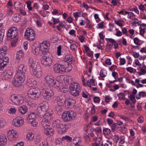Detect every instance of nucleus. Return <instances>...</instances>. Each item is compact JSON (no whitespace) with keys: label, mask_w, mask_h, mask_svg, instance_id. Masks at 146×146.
I'll return each instance as SVG.
<instances>
[{"label":"nucleus","mask_w":146,"mask_h":146,"mask_svg":"<svg viewBox=\"0 0 146 146\" xmlns=\"http://www.w3.org/2000/svg\"><path fill=\"white\" fill-rule=\"evenodd\" d=\"M9 98L13 103L16 104H19L23 102V97L20 95H12L10 96Z\"/></svg>","instance_id":"obj_12"},{"label":"nucleus","mask_w":146,"mask_h":146,"mask_svg":"<svg viewBox=\"0 0 146 146\" xmlns=\"http://www.w3.org/2000/svg\"><path fill=\"white\" fill-rule=\"evenodd\" d=\"M18 133L14 130L10 131L7 133V137L11 140H15L18 137Z\"/></svg>","instance_id":"obj_14"},{"label":"nucleus","mask_w":146,"mask_h":146,"mask_svg":"<svg viewBox=\"0 0 146 146\" xmlns=\"http://www.w3.org/2000/svg\"><path fill=\"white\" fill-rule=\"evenodd\" d=\"M71 59L69 58L68 59H66L64 62V64H55L54 67V71L56 73H60L62 74L63 73L67 72L66 68H68V66H70L71 65L70 64H69L68 62H71L72 61Z\"/></svg>","instance_id":"obj_3"},{"label":"nucleus","mask_w":146,"mask_h":146,"mask_svg":"<svg viewBox=\"0 0 146 146\" xmlns=\"http://www.w3.org/2000/svg\"><path fill=\"white\" fill-rule=\"evenodd\" d=\"M7 140L5 135L0 136V143H1V145H5L7 143Z\"/></svg>","instance_id":"obj_28"},{"label":"nucleus","mask_w":146,"mask_h":146,"mask_svg":"<svg viewBox=\"0 0 146 146\" xmlns=\"http://www.w3.org/2000/svg\"><path fill=\"white\" fill-rule=\"evenodd\" d=\"M12 72L10 71H5L3 72L1 75L3 77V78L5 80H8L9 79L12 77Z\"/></svg>","instance_id":"obj_19"},{"label":"nucleus","mask_w":146,"mask_h":146,"mask_svg":"<svg viewBox=\"0 0 146 146\" xmlns=\"http://www.w3.org/2000/svg\"><path fill=\"white\" fill-rule=\"evenodd\" d=\"M94 101L95 102L98 103L100 101V98L99 97H95L94 98Z\"/></svg>","instance_id":"obj_51"},{"label":"nucleus","mask_w":146,"mask_h":146,"mask_svg":"<svg viewBox=\"0 0 146 146\" xmlns=\"http://www.w3.org/2000/svg\"><path fill=\"white\" fill-rule=\"evenodd\" d=\"M104 23V22L102 21L100 23L98 24V25L99 26V27L98 28H103L104 27V26L103 25Z\"/></svg>","instance_id":"obj_55"},{"label":"nucleus","mask_w":146,"mask_h":146,"mask_svg":"<svg viewBox=\"0 0 146 146\" xmlns=\"http://www.w3.org/2000/svg\"><path fill=\"white\" fill-rule=\"evenodd\" d=\"M44 132L45 134L47 136L52 135L54 133V129L52 128H48V127L44 129Z\"/></svg>","instance_id":"obj_22"},{"label":"nucleus","mask_w":146,"mask_h":146,"mask_svg":"<svg viewBox=\"0 0 146 146\" xmlns=\"http://www.w3.org/2000/svg\"><path fill=\"white\" fill-rule=\"evenodd\" d=\"M13 13V9L11 8L7 11V14L8 15H11Z\"/></svg>","instance_id":"obj_53"},{"label":"nucleus","mask_w":146,"mask_h":146,"mask_svg":"<svg viewBox=\"0 0 146 146\" xmlns=\"http://www.w3.org/2000/svg\"><path fill=\"white\" fill-rule=\"evenodd\" d=\"M37 113L38 116L41 118L43 117L44 115H46V113L47 111L41 110L40 108H37Z\"/></svg>","instance_id":"obj_25"},{"label":"nucleus","mask_w":146,"mask_h":146,"mask_svg":"<svg viewBox=\"0 0 146 146\" xmlns=\"http://www.w3.org/2000/svg\"><path fill=\"white\" fill-rule=\"evenodd\" d=\"M34 137V135L32 133H30L27 135L26 139L27 140L31 141L33 140Z\"/></svg>","instance_id":"obj_33"},{"label":"nucleus","mask_w":146,"mask_h":146,"mask_svg":"<svg viewBox=\"0 0 146 146\" xmlns=\"http://www.w3.org/2000/svg\"><path fill=\"white\" fill-rule=\"evenodd\" d=\"M24 122V119L22 117L18 116L13 119L12 124L15 127H20L23 125Z\"/></svg>","instance_id":"obj_13"},{"label":"nucleus","mask_w":146,"mask_h":146,"mask_svg":"<svg viewBox=\"0 0 146 146\" xmlns=\"http://www.w3.org/2000/svg\"><path fill=\"white\" fill-rule=\"evenodd\" d=\"M20 17H21L19 15L17 16L16 14L14 15L13 17V20L16 23H18L19 22L20 20Z\"/></svg>","instance_id":"obj_32"},{"label":"nucleus","mask_w":146,"mask_h":146,"mask_svg":"<svg viewBox=\"0 0 146 146\" xmlns=\"http://www.w3.org/2000/svg\"><path fill=\"white\" fill-rule=\"evenodd\" d=\"M76 115V114L75 112L69 110L63 112L62 113L61 118L64 121L67 122L74 119Z\"/></svg>","instance_id":"obj_6"},{"label":"nucleus","mask_w":146,"mask_h":146,"mask_svg":"<svg viewBox=\"0 0 146 146\" xmlns=\"http://www.w3.org/2000/svg\"><path fill=\"white\" fill-rule=\"evenodd\" d=\"M107 121L108 123V125L110 126H111V125L113 123V121L111 119L109 118H107Z\"/></svg>","instance_id":"obj_50"},{"label":"nucleus","mask_w":146,"mask_h":146,"mask_svg":"<svg viewBox=\"0 0 146 146\" xmlns=\"http://www.w3.org/2000/svg\"><path fill=\"white\" fill-rule=\"evenodd\" d=\"M36 81L31 78L28 79L26 81L27 85L29 87L33 86L34 85H36Z\"/></svg>","instance_id":"obj_24"},{"label":"nucleus","mask_w":146,"mask_h":146,"mask_svg":"<svg viewBox=\"0 0 146 146\" xmlns=\"http://www.w3.org/2000/svg\"><path fill=\"white\" fill-rule=\"evenodd\" d=\"M121 20H119V21H117L116 20H115V24L119 26L120 27H122V24L119 23V21H121Z\"/></svg>","instance_id":"obj_56"},{"label":"nucleus","mask_w":146,"mask_h":146,"mask_svg":"<svg viewBox=\"0 0 146 146\" xmlns=\"http://www.w3.org/2000/svg\"><path fill=\"white\" fill-rule=\"evenodd\" d=\"M35 33L34 30L30 28H29L26 30L24 36L28 40L32 41L35 40Z\"/></svg>","instance_id":"obj_8"},{"label":"nucleus","mask_w":146,"mask_h":146,"mask_svg":"<svg viewBox=\"0 0 146 146\" xmlns=\"http://www.w3.org/2000/svg\"><path fill=\"white\" fill-rule=\"evenodd\" d=\"M41 94L40 90L38 88H31L28 92L27 95L29 98L36 99L38 98Z\"/></svg>","instance_id":"obj_7"},{"label":"nucleus","mask_w":146,"mask_h":146,"mask_svg":"<svg viewBox=\"0 0 146 146\" xmlns=\"http://www.w3.org/2000/svg\"><path fill=\"white\" fill-rule=\"evenodd\" d=\"M117 125V123H113L111 124V125L110 126L111 127V130L112 132H114L115 131V129L116 128Z\"/></svg>","instance_id":"obj_37"},{"label":"nucleus","mask_w":146,"mask_h":146,"mask_svg":"<svg viewBox=\"0 0 146 146\" xmlns=\"http://www.w3.org/2000/svg\"><path fill=\"white\" fill-rule=\"evenodd\" d=\"M65 96L64 94H62L57 97L56 99V101L57 104H59L60 105H63L65 104Z\"/></svg>","instance_id":"obj_17"},{"label":"nucleus","mask_w":146,"mask_h":146,"mask_svg":"<svg viewBox=\"0 0 146 146\" xmlns=\"http://www.w3.org/2000/svg\"><path fill=\"white\" fill-rule=\"evenodd\" d=\"M42 54L44 55L43 56H45L46 55H50V53H49L48 52V50H46V51H42Z\"/></svg>","instance_id":"obj_60"},{"label":"nucleus","mask_w":146,"mask_h":146,"mask_svg":"<svg viewBox=\"0 0 146 146\" xmlns=\"http://www.w3.org/2000/svg\"><path fill=\"white\" fill-rule=\"evenodd\" d=\"M7 49V46H4L0 49V70L4 69L9 60L8 57L6 56Z\"/></svg>","instance_id":"obj_2"},{"label":"nucleus","mask_w":146,"mask_h":146,"mask_svg":"<svg viewBox=\"0 0 146 146\" xmlns=\"http://www.w3.org/2000/svg\"><path fill=\"white\" fill-rule=\"evenodd\" d=\"M5 32V30L3 29H2V30L0 31V43L3 41Z\"/></svg>","instance_id":"obj_31"},{"label":"nucleus","mask_w":146,"mask_h":146,"mask_svg":"<svg viewBox=\"0 0 146 146\" xmlns=\"http://www.w3.org/2000/svg\"><path fill=\"white\" fill-rule=\"evenodd\" d=\"M96 143L97 144H98L99 146L101 145L102 146H103L104 145L103 143V141H102V139L100 137L96 139Z\"/></svg>","instance_id":"obj_35"},{"label":"nucleus","mask_w":146,"mask_h":146,"mask_svg":"<svg viewBox=\"0 0 146 146\" xmlns=\"http://www.w3.org/2000/svg\"><path fill=\"white\" fill-rule=\"evenodd\" d=\"M79 85L77 84L74 85L71 84L69 87L70 92L71 94L74 96H77L79 95L80 90Z\"/></svg>","instance_id":"obj_11"},{"label":"nucleus","mask_w":146,"mask_h":146,"mask_svg":"<svg viewBox=\"0 0 146 146\" xmlns=\"http://www.w3.org/2000/svg\"><path fill=\"white\" fill-rule=\"evenodd\" d=\"M62 105H60L59 104H58V105L55 107V110L57 112L60 111L61 107V106Z\"/></svg>","instance_id":"obj_52"},{"label":"nucleus","mask_w":146,"mask_h":146,"mask_svg":"<svg viewBox=\"0 0 146 146\" xmlns=\"http://www.w3.org/2000/svg\"><path fill=\"white\" fill-rule=\"evenodd\" d=\"M36 114L35 112H31L29 114L27 119L28 123L32 122L35 120Z\"/></svg>","instance_id":"obj_20"},{"label":"nucleus","mask_w":146,"mask_h":146,"mask_svg":"<svg viewBox=\"0 0 146 146\" xmlns=\"http://www.w3.org/2000/svg\"><path fill=\"white\" fill-rule=\"evenodd\" d=\"M52 84H53V85H52V86L54 87L59 88L60 87L59 82L56 80H54V82H53Z\"/></svg>","instance_id":"obj_36"},{"label":"nucleus","mask_w":146,"mask_h":146,"mask_svg":"<svg viewBox=\"0 0 146 146\" xmlns=\"http://www.w3.org/2000/svg\"><path fill=\"white\" fill-rule=\"evenodd\" d=\"M62 141L61 138H58L57 139L55 140V143L56 145L59 144L61 142V141Z\"/></svg>","instance_id":"obj_59"},{"label":"nucleus","mask_w":146,"mask_h":146,"mask_svg":"<svg viewBox=\"0 0 146 146\" xmlns=\"http://www.w3.org/2000/svg\"><path fill=\"white\" fill-rule=\"evenodd\" d=\"M38 108L47 111L49 108V104L46 101H43L39 105Z\"/></svg>","instance_id":"obj_18"},{"label":"nucleus","mask_w":146,"mask_h":146,"mask_svg":"<svg viewBox=\"0 0 146 146\" xmlns=\"http://www.w3.org/2000/svg\"><path fill=\"white\" fill-rule=\"evenodd\" d=\"M24 68H25L22 65L19 66L16 76L12 80L13 85L16 87H18L21 86L25 80V70L24 69Z\"/></svg>","instance_id":"obj_1"},{"label":"nucleus","mask_w":146,"mask_h":146,"mask_svg":"<svg viewBox=\"0 0 146 146\" xmlns=\"http://www.w3.org/2000/svg\"><path fill=\"white\" fill-rule=\"evenodd\" d=\"M33 75L38 78L42 76V70L40 67L37 66L34 69H32Z\"/></svg>","instance_id":"obj_16"},{"label":"nucleus","mask_w":146,"mask_h":146,"mask_svg":"<svg viewBox=\"0 0 146 146\" xmlns=\"http://www.w3.org/2000/svg\"><path fill=\"white\" fill-rule=\"evenodd\" d=\"M126 69L127 71L131 73H132L133 72V68L132 67H127L126 68Z\"/></svg>","instance_id":"obj_58"},{"label":"nucleus","mask_w":146,"mask_h":146,"mask_svg":"<svg viewBox=\"0 0 146 146\" xmlns=\"http://www.w3.org/2000/svg\"><path fill=\"white\" fill-rule=\"evenodd\" d=\"M145 95L146 96V93L145 92H140L139 93V96L140 97L141 96L142 97H144Z\"/></svg>","instance_id":"obj_49"},{"label":"nucleus","mask_w":146,"mask_h":146,"mask_svg":"<svg viewBox=\"0 0 146 146\" xmlns=\"http://www.w3.org/2000/svg\"><path fill=\"white\" fill-rule=\"evenodd\" d=\"M104 71H105V70L104 69H102L100 72V75L102 77H104L106 76L105 74L103 72Z\"/></svg>","instance_id":"obj_47"},{"label":"nucleus","mask_w":146,"mask_h":146,"mask_svg":"<svg viewBox=\"0 0 146 146\" xmlns=\"http://www.w3.org/2000/svg\"><path fill=\"white\" fill-rule=\"evenodd\" d=\"M43 48L45 50H48L50 46V42L48 41H44L42 43Z\"/></svg>","instance_id":"obj_29"},{"label":"nucleus","mask_w":146,"mask_h":146,"mask_svg":"<svg viewBox=\"0 0 146 146\" xmlns=\"http://www.w3.org/2000/svg\"><path fill=\"white\" fill-rule=\"evenodd\" d=\"M84 37L83 36H80L79 38V39L81 42H83L84 39Z\"/></svg>","instance_id":"obj_63"},{"label":"nucleus","mask_w":146,"mask_h":146,"mask_svg":"<svg viewBox=\"0 0 146 146\" xmlns=\"http://www.w3.org/2000/svg\"><path fill=\"white\" fill-rule=\"evenodd\" d=\"M18 31L17 28L15 27H13L10 29L8 31L7 36L8 39H14L16 38H18L17 36Z\"/></svg>","instance_id":"obj_9"},{"label":"nucleus","mask_w":146,"mask_h":146,"mask_svg":"<svg viewBox=\"0 0 146 146\" xmlns=\"http://www.w3.org/2000/svg\"><path fill=\"white\" fill-rule=\"evenodd\" d=\"M18 10L19 11L20 13L23 15H26V12L23 9L21 8H19Z\"/></svg>","instance_id":"obj_54"},{"label":"nucleus","mask_w":146,"mask_h":146,"mask_svg":"<svg viewBox=\"0 0 146 146\" xmlns=\"http://www.w3.org/2000/svg\"><path fill=\"white\" fill-rule=\"evenodd\" d=\"M32 51L33 54H34L35 55H37L39 53V50H38V49H37V48H35L34 49H33V48Z\"/></svg>","instance_id":"obj_45"},{"label":"nucleus","mask_w":146,"mask_h":146,"mask_svg":"<svg viewBox=\"0 0 146 146\" xmlns=\"http://www.w3.org/2000/svg\"><path fill=\"white\" fill-rule=\"evenodd\" d=\"M41 124L44 128L49 127L50 125V121L48 119L44 118L41 122Z\"/></svg>","instance_id":"obj_21"},{"label":"nucleus","mask_w":146,"mask_h":146,"mask_svg":"<svg viewBox=\"0 0 146 146\" xmlns=\"http://www.w3.org/2000/svg\"><path fill=\"white\" fill-rule=\"evenodd\" d=\"M139 40L137 38H134V42L136 44L140 45L141 44L138 43Z\"/></svg>","instance_id":"obj_48"},{"label":"nucleus","mask_w":146,"mask_h":146,"mask_svg":"<svg viewBox=\"0 0 146 146\" xmlns=\"http://www.w3.org/2000/svg\"><path fill=\"white\" fill-rule=\"evenodd\" d=\"M75 47H76V45L74 44H71L70 46V49L72 50H75Z\"/></svg>","instance_id":"obj_64"},{"label":"nucleus","mask_w":146,"mask_h":146,"mask_svg":"<svg viewBox=\"0 0 146 146\" xmlns=\"http://www.w3.org/2000/svg\"><path fill=\"white\" fill-rule=\"evenodd\" d=\"M28 62L29 65L31 68H32V69H34L35 67L37 66L35 62L34 61L33 58L32 57H30L29 59Z\"/></svg>","instance_id":"obj_26"},{"label":"nucleus","mask_w":146,"mask_h":146,"mask_svg":"<svg viewBox=\"0 0 146 146\" xmlns=\"http://www.w3.org/2000/svg\"><path fill=\"white\" fill-rule=\"evenodd\" d=\"M103 133L104 135H108L111 133V130L108 128H106L103 130Z\"/></svg>","instance_id":"obj_34"},{"label":"nucleus","mask_w":146,"mask_h":146,"mask_svg":"<svg viewBox=\"0 0 146 146\" xmlns=\"http://www.w3.org/2000/svg\"><path fill=\"white\" fill-rule=\"evenodd\" d=\"M45 81L47 83L49 84H51L54 82V80H55L54 78L50 75H48L45 76L44 78Z\"/></svg>","instance_id":"obj_23"},{"label":"nucleus","mask_w":146,"mask_h":146,"mask_svg":"<svg viewBox=\"0 0 146 146\" xmlns=\"http://www.w3.org/2000/svg\"><path fill=\"white\" fill-rule=\"evenodd\" d=\"M133 55L135 58H137L139 56V54L138 53L136 52H133Z\"/></svg>","instance_id":"obj_61"},{"label":"nucleus","mask_w":146,"mask_h":146,"mask_svg":"<svg viewBox=\"0 0 146 146\" xmlns=\"http://www.w3.org/2000/svg\"><path fill=\"white\" fill-rule=\"evenodd\" d=\"M24 53L21 50H20L17 52L16 58L17 59L20 60L24 56Z\"/></svg>","instance_id":"obj_30"},{"label":"nucleus","mask_w":146,"mask_h":146,"mask_svg":"<svg viewBox=\"0 0 146 146\" xmlns=\"http://www.w3.org/2000/svg\"><path fill=\"white\" fill-rule=\"evenodd\" d=\"M42 92L44 99L47 101L50 100L54 95L53 88L50 86L43 89Z\"/></svg>","instance_id":"obj_5"},{"label":"nucleus","mask_w":146,"mask_h":146,"mask_svg":"<svg viewBox=\"0 0 146 146\" xmlns=\"http://www.w3.org/2000/svg\"><path fill=\"white\" fill-rule=\"evenodd\" d=\"M146 29V28L145 27L143 29H141L139 30V34L143 36V34L145 33Z\"/></svg>","instance_id":"obj_46"},{"label":"nucleus","mask_w":146,"mask_h":146,"mask_svg":"<svg viewBox=\"0 0 146 146\" xmlns=\"http://www.w3.org/2000/svg\"><path fill=\"white\" fill-rule=\"evenodd\" d=\"M61 46L60 45L59 46L57 47V54L58 56H60L61 55Z\"/></svg>","instance_id":"obj_43"},{"label":"nucleus","mask_w":146,"mask_h":146,"mask_svg":"<svg viewBox=\"0 0 146 146\" xmlns=\"http://www.w3.org/2000/svg\"><path fill=\"white\" fill-rule=\"evenodd\" d=\"M121 59L119 65H123L125 63V60L124 58H121Z\"/></svg>","instance_id":"obj_57"},{"label":"nucleus","mask_w":146,"mask_h":146,"mask_svg":"<svg viewBox=\"0 0 146 146\" xmlns=\"http://www.w3.org/2000/svg\"><path fill=\"white\" fill-rule=\"evenodd\" d=\"M52 126L55 129H57L62 133L65 132L68 128V125L66 124L64 125L61 123L60 121L58 119H57L53 121L52 123Z\"/></svg>","instance_id":"obj_4"},{"label":"nucleus","mask_w":146,"mask_h":146,"mask_svg":"<svg viewBox=\"0 0 146 146\" xmlns=\"http://www.w3.org/2000/svg\"><path fill=\"white\" fill-rule=\"evenodd\" d=\"M33 122H29V123H30L32 124V125L33 127H36V124H37V123L35 121H35H33Z\"/></svg>","instance_id":"obj_62"},{"label":"nucleus","mask_w":146,"mask_h":146,"mask_svg":"<svg viewBox=\"0 0 146 146\" xmlns=\"http://www.w3.org/2000/svg\"><path fill=\"white\" fill-rule=\"evenodd\" d=\"M22 5L21 3L19 1L15 2L14 4V6L15 8H18L19 9L20 8V6Z\"/></svg>","instance_id":"obj_38"},{"label":"nucleus","mask_w":146,"mask_h":146,"mask_svg":"<svg viewBox=\"0 0 146 146\" xmlns=\"http://www.w3.org/2000/svg\"><path fill=\"white\" fill-rule=\"evenodd\" d=\"M76 103L75 100L72 98H69L65 102V107L66 108H71L75 106Z\"/></svg>","instance_id":"obj_15"},{"label":"nucleus","mask_w":146,"mask_h":146,"mask_svg":"<svg viewBox=\"0 0 146 146\" xmlns=\"http://www.w3.org/2000/svg\"><path fill=\"white\" fill-rule=\"evenodd\" d=\"M129 98L130 100L132 101V103L135 104L136 102V100L135 99V96L132 94H131L129 96Z\"/></svg>","instance_id":"obj_39"},{"label":"nucleus","mask_w":146,"mask_h":146,"mask_svg":"<svg viewBox=\"0 0 146 146\" xmlns=\"http://www.w3.org/2000/svg\"><path fill=\"white\" fill-rule=\"evenodd\" d=\"M19 112L22 114H24L28 111V108L26 106H20L18 108Z\"/></svg>","instance_id":"obj_27"},{"label":"nucleus","mask_w":146,"mask_h":146,"mask_svg":"<svg viewBox=\"0 0 146 146\" xmlns=\"http://www.w3.org/2000/svg\"><path fill=\"white\" fill-rule=\"evenodd\" d=\"M118 13L119 14H122L123 15H125L126 14H127V13H128V12L125 11V9H122L121 10L120 12L118 11Z\"/></svg>","instance_id":"obj_42"},{"label":"nucleus","mask_w":146,"mask_h":146,"mask_svg":"<svg viewBox=\"0 0 146 146\" xmlns=\"http://www.w3.org/2000/svg\"><path fill=\"white\" fill-rule=\"evenodd\" d=\"M26 3L27 4V7L29 10H31L33 8L31 6V2L30 1H27V2H26Z\"/></svg>","instance_id":"obj_44"},{"label":"nucleus","mask_w":146,"mask_h":146,"mask_svg":"<svg viewBox=\"0 0 146 146\" xmlns=\"http://www.w3.org/2000/svg\"><path fill=\"white\" fill-rule=\"evenodd\" d=\"M42 57L41 63L43 65L46 66H50L52 65L53 57L51 55H46L43 56Z\"/></svg>","instance_id":"obj_10"},{"label":"nucleus","mask_w":146,"mask_h":146,"mask_svg":"<svg viewBox=\"0 0 146 146\" xmlns=\"http://www.w3.org/2000/svg\"><path fill=\"white\" fill-rule=\"evenodd\" d=\"M18 40V38H15L14 39L12 40L11 41V46L13 47L15 46L16 43L17 41Z\"/></svg>","instance_id":"obj_41"},{"label":"nucleus","mask_w":146,"mask_h":146,"mask_svg":"<svg viewBox=\"0 0 146 146\" xmlns=\"http://www.w3.org/2000/svg\"><path fill=\"white\" fill-rule=\"evenodd\" d=\"M72 139V138L68 135H66L65 136L63 137L62 138V141L67 140L68 141H71Z\"/></svg>","instance_id":"obj_40"}]
</instances>
